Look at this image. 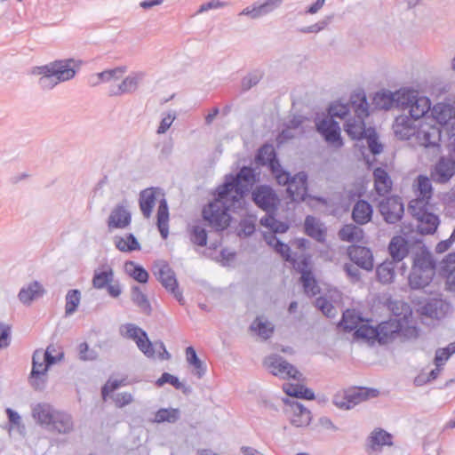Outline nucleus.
Masks as SVG:
<instances>
[{"mask_svg":"<svg viewBox=\"0 0 455 455\" xmlns=\"http://www.w3.org/2000/svg\"><path fill=\"white\" fill-rule=\"evenodd\" d=\"M306 233L314 239L322 242L324 240L325 231L317 220L308 216L305 220Z\"/></svg>","mask_w":455,"mask_h":455,"instance_id":"43","label":"nucleus"},{"mask_svg":"<svg viewBox=\"0 0 455 455\" xmlns=\"http://www.w3.org/2000/svg\"><path fill=\"white\" fill-rule=\"evenodd\" d=\"M339 236L344 242L358 243L363 239V230L353 224H348L339 230Z\"/></svg>","mask_w":455,"mask_h":455,"instance_id":"40","label":"nucleus"},{"mask_svg":"<svg viewBox=\"0 0 455 455\" xmlns=\"http://www.w3.org/2000/svg\"><path fill=\"white\" fill-rule=\"evenodd\" d=\"M283 390L289 396L306 400L315 399L314 392L303 385L284 383L283 385Z\"/></svg>","mask_w":455,"mask_h":455,"instance_id":"38","label":"nucleus"},{"mask_svg":"<svg viewBox=\"0 0 455 455\" xmlns=\"http://www.w3.org/2000/svg\"><path fill=\"white\" fill-rule=\"evenodd\" d=\"M395 262L394 260H386L377 267V277L382 283H390L395 279Z\"/></svg>","mask_w":455,"mask_h":455,"instance_id":"41","label":"nucleus"},{"mask_svg":"<svg viewBox=\"0 0 455 455\" xmlns=\"http://www.w3.org/2000/svg\"><path fill=\"white\" fill-rule=\"evenodd\" d=\"M79 68L80 64L72 59L51 62L39 68L42 75L39 83L44 88L52 87L72 79Z\"/></svg>","mask_w":455,"mask_h":455,"instance_id":"6","label":"nucleus"},{"mask_svg":"<svg viewBox=\"0 0 455 455\" xmlns=\"http://www.w3.org/2000/svg\"><path fill=\"white\" fill-rule=\"evenodd\" d=\"M419 196L415 200H424L428 203L432 196V185L430 180L426 176H419L416 181Z\"/></svg>","mask_w":455,"mask_h":455,"instance_id":"50","label":"nucleus"},{"mask_svg":"<svg viewBox=\"0 0 455 455\" xmlns=\"http://www.w3.org/2000/svg\"><path fill=\"white\" fill-rule=\"evenodd\" d=\"M126 72V66H118L113 68L105 69L101 72L91 74L87 77V82L89 85L95 87L101 84L117 81L121 79Z\"/></svg>","mask_w":455,"mask_h":455,"instance_id":"23","label":"nucleus"},{"mask_svg":"<svg viewBox=\"0 0 455 455\" xmlns=\"http://www.w3.org/2000/svg\"><path fill=\"white\" fill-rule=\"evenodd\" d=\"M260 224L274 234H283L288 230V225L285 222L278 221L271 215L261 218Z\"/></svg>","mask_w":455,"mask_h":455,"instance_id":"49","label":"nucleus"},{"mask_svg":"<svg viewBox=\"0 0 455 455\" xmlns=\"http://www.w3.org/2000/svg\"><path fill=\"white\" fill-rule=\"evenodd\" d=\"M251 331L262 339H267L274 332V325L263 315L258 316L250 326Z\"/></svg>","mask_w":455,"mask_h":455,"instance_id":"33","label":"nucleus"},{"mask_svg":"<svg viewBox=\"0 0 455 455\" xmlns=\"http://www.w3.org/2000/svg\"><path fill=\"white\" fill-rule=\"evenodd\" d=\"M190 239L194 243L197 245H205L207 241V234L205 229L197 224L192 226L190 230Z\"/></svg>","mask_w":455,"mask_h":455,"instance_id":"55","label":"nucleus"},{"mask_svg":"<svg viewBox=\"0 0 455 455\" xmlns=\"http://www.w3.org/2000/svg\"><path fill=\"white\" fill-rule=\"evenodd\" d=\"M186 360L188 363L193 367L192 372L194 375H196L198 379H201L204 376L206 372V366L199 359L194 347H188L186 348Z\"/></svg>","mask_w":455,"mask_h":455,"instance_id":"39","label":"nucleus"},{"mask_svg":"<svg viewBox=\"0 0 455 455\" xmlns=\"http://www.w3.org/2000/svg\"><path fill=\"white\" fill-rule=\"evenodd\" d=\"M116 248L122 252H132L141 249L140 243L132 234L116 235L113 238Z\"/></svg>","mask_w":455,"mask_h":455,"instance_id":"34","label":"nucleus"},{"mask_svg":"<svg viewBox=\"0 0 455 455\" xmlns=\"http://www.w3.org/2000/svg\"><path fill=\"white\" fill-rule=\"evenodd\" d=\"M180 413L178 409H160L155 414V421L157 423H174L180 419Z\"/></svg>","mask_w":455,"mask_h":455,"instance_id":"53","label":"nucleus"},{"mask_svg":"<svg viewBox=\"0 0 455 455\" xmlns=\"http://www.w3.org/2000/svg\"><path fill=\"white\" fill-rule=\"evenodd\" d=\"M50 366L48 361L44 358L43 349L36 350L32 357V371L30 374V383L35 388L40 389L43 387L44 383L43 378L45 376Z\"/></svg>","mask_w":455,"mask_h":455,"instance_id":"17","label":"nucleus"},{"mask_svg":"<svg viewBox=\"0 0 455 455\" xmlns=\"http://www.w3.org/2000/svg\"><path fill=\"white\" fill-rule=\"evenodd\" d=\"M65 315H72L78 308L81 302L80 291L74 289L68 291L65 297Z\"/></svg>","mask_w":455,"mask_h":455,"instance_id":"47","label":"nucleus"},{"mask_svg":"<svg viewBox=\"0 0 455 455\" xmlns=\"http://www.w3.org/2000/svg\"><path fill=\"white\" fill-rule=\"evenodd\" d=\"M264 238H265L266 242L267 243V244H269L270 246H273L275 249V251L278 253H280L281 256L285 260L293 261V263L296 261V260H293V259L291 258V255L290 253V248L287 244L281 243L272 234H269V235L265 234ZM300 259H299V260ZM297 261H299V259Z\"/></svg>","mask_w":455,"mask_h":455,"instance_id":"46","label":"nucleus"},{"mask_svg":"<svg viewBox=\"0 0 455 455\" xmlns=\"http://www.w3.org/2000/svg\"><path fill=\"white\" fill-rule=\"evenodd\" d=\"M144 77L145 73L142 71L132 72L118 84L116 94H127L136 92Z\"/></svg>","mask_w":455,"mask_h":455,"instance_id":"31","label":"nucleus"},{"mask_svg":"<svg viewBox=\"0 0 455 455\" xmlns=\"http://www.w3.org/2000/svg\"><path fill=\"white\" fill-rule=\"evenodd\" d=\"M263 365L266 370L281 379L301 380L302 373L279 355L272 354L265 357Z\"/></svg>","mask_w":455,"mask_h":455,"instance_id":"10","label":"nucleus"},{"mask_svg":"<svg viewBox=\"0 0 455 455\" xmlns=\"http://www.w3.org/2000/svg\"><path fill=\"white\" fill-rule=\"evenodd\" d=\"M355 336L358 339H363L368 342L373 343L375 340L379 341L378 327L374 328L364 321L355 329Z\"/></svg>","mask_w":455,"mask_h":455,"instance_id":"42","label":"nucleus"},{"mask_svg":"<svg viewBox=\"0 0 455 455\" xmlns=\"http://www.w3.org/2000/svg\"><path fill=\"white\" fill-rule=\"evenodd\" d=\"M359 93H356L351 97L350 102L344 103L340 100H336L332 102L328 108V116L326 117H331L334 120V118L345 119L351 110H353V99L357 100L356 96Z\"/></svg>","mask_w":455,"mask_h":455,"instance_id":"35","label":"nucleus"},{"mask_svg":"<svg viewBox=\"0 0 455 455\" xmlns=\"http://www.w3.org/2000/svg\"><path fill=\"white\" fill-rule=\"evenodd\" d=\"M409 210L418 221V230L421 234H433L438 225L439 219L433 212V206L424 200H412Z\"/></svg>","mask_w":455,"mask_h":455,"instance_id":"8","label":"nucleus"},{"mask_svg":"<svg viewBox=\"0 0 455 455\" xmlns=\"http://www.w3.org/2000/svg\"><path fill=\"white\" fill-rule=\"evenodd\" d=\"M239 16H246L251 20H257L267 15L261 3H254L242 10Z\"/></svg>","mask_w":455,"mask_h":455,"instance_id":"54","label":"nucleus"},{"mask_svg":"<svg viewBox=\"0 0 455 455\" xmlns=\"http://www.w3.org/2000/svg\"><path fill=\"white\" fill-rule=\"evenodd\" d=\"M175 119L176 114L174 111L164 113L156 130L157 134H164L170 129Z\"/></svg>","mask_w":455,"mask_h":455,"instance_id":"57","label":"nucleus"},{"mask_svg":"<svg viewBox=\"0 0 455 455\" xmlns=\"http://www.w3.org/2000/svg\"><path fill=\"white\" fill-rule=\"evenodd\" d=\"M57 410L49 403L40 402L31 405V417L40 427L48 429Z\"/></svg>","mask_w":455,"mask_h":455,"instance_id":"21","label":"nucleus"},{"mask_svg":"<svg viewBox=\"0 0 455 455\" xmlns=\"http://www.w3.org/2000/svg\"><path fill=\"white\" fill-rule=\"evenodd\" d=\"M125 272L139 283H145L148 280V273L144 267L133 261H128L124 265Z\"/></svg>","mask_w":455,"mask_h":455,"instance_id":"45","label":"nucleus"},{"mask_svg":"<svg viewBox=\"0 0 455 455\" xmlns=\"http://www.w3.org/2000/svg\"><path fill=\"white\" fill-rule=\"evenodd\" d=\"M379 212L387 223H395L403 213V204L399 197L392 196L381 201Z\"/></svg>","mask_w":455,"mask_h":455,"instance_id":"20","label":"nucleus"},{"mask_svg":"<svg viewBox=\"0 0 455 455\" xmlns=\"http://www.w3.org/2000/svg\"><path fill=\"white\" fill-rule=\"evenodd\" d=\"M122 337L133 340L138 348L148 358L158 357L161 360H168L171 355L165 349L164 343H155L149 340L147 333L133 323H124L119 328Z\"/></svg>","mask_w":455,"mask_h":455,"instance_id":"5","label":"nucleus"},{"mask_svg":"<svg viewBox=\"0 0 455 455\" xmlns=\"http://www.w3.org/2000/svg\"><path fill=\"white\" fill-rule=\"evenodd\" d=\"M252 199L259 208L266 212L275 210L279 204V198L275 192L266 185L259 186L253 190Z\"/></svg>","mask_w":455,"mask_h":455,"instance_id":"18","label":"nucleus"},{"mask_svg":"<svg viewBox=\"0 0 455 455\" xmlns=\"http://www.w3.org/2000/svg\"><path fill=\"white\" fill-rule=\"evenodd\" d=\"M363 322L361 315L354 309H347L343 313L341 326L346 330H355Z\"/></svg>","mask_w":455,"mask_h":455,"instance_id":"48","label":"nucleus"},{"mask_svg":"<svg viewBox=\"0 0 455 455\" xmlns=\"http://www.w3.org/2000/svg\"><path fill=\"white\" fill-rule=\"evenodd\" d=\"M228 5H229V4L228 2H222L220 0H212L210 2L203 4L200 6L197 12L202 13V12H207L209 10L224 8Z\"/></svg>","mask_w":455,"mask_h":455,"instance_id":"64","label":"nucleus"},{"mask_svg":"<svg viewBox=\"0 0 455 455\" xmlns=\"http://www.w3.org/2000/svg\"><path fill=\"white\" fill-rule=\"evenodd\" d=\"M294 268L301 273L300 280L305 292L309 296L316 295L319 292V288L310 271L309 259L302 258L300 260L295 261Z\"/></svg>","mask_w":455,"mask_h":455,"instance_id":"22","label":"nucleus"},{"mask_svg":"<svg viewBox=\"0 0 455 455\" xmlns=\"http://www.w3.org/2000/svg\"><path fill=\"white\" fill-rule=\"evenodd\" d=\"M349 259L359 267L371 271L374 267L373 255L369 248L350 246L347 250Z\"/></svg>","mask_w":455,"mask_h":455,"instance_id":"25","label":"nucleus"},{"mask_svg":"<svg viewBox=\"0 0 455 455\" xmlns=\"http://www.w3.org/2000/svg\"><path fill=\"white\" fill-rule=\"evenodd\" d=\"M443 307H447L440 300H432L424 307V314L433 318H440L443 315L442 310Z\"/></svg>","mask_w":455,"mask_h":455,"instance_id":"56","label":"nucleus"},{"mask_svg":"<svg viewBox=\"0 0 455 455\" xmlns=\"http://www.w3.org/2000/svg\"><path fill=\"white\" fill-rule=\"evenodd\" d=\"M356 99L352 101L355 116L346 120L344 129L353 140L365 139L367 147L359 144L356 146L362 148L361 156L371 166L375 161V156L382 152L383 146L378 141L375 131L365 127L364 118L369 116V104L364 93L360 92Z\"/></svg>","mask_w":455,"mask_h":455,"instance_id":"3","label":"nucleus"},{"mask_svg":"<svg viewBox=\"0 0 455 455\" xmlns=\"http://www.w3.org/2000/svg\"><path fill=\"white\" fill-rule=\"evenodd\" d=\"M369 442L372 450H378L384 445H391L392 436L382 429H376L371 434Z\"/></svg>","mask_w":455,"mask_h":455,"instance_id":"44","label":"nucleus"},{"mask_svg":"<svg viewBox=\"0 0 455 455\" xmlns=\"http://www.w3.org/2000/svg\"><path fill=\"white\" fill-rule=\"evenodd\" d=\"M307 174L299 172L292 178L289 176L287 185V192L292 201H304L307 198Z\"/></svg>","mask_w":455,"mask_h":455,"instance_id":"24","label":"nucleus"},{"mask_svg":"<svg viewBox=\"0 0 455 455\" xmlns=\"http://www.w3.org/2000/svg\"><path fill=\"white\" fill-rule=\"evenodd\" d=\"M11 340V327L8 324H0V349L9 346Z\"/></svg>","mask_w":455,"mask_h":455,"instance_id":"62","label":"nucleus"},{"mask_svg":"<svg viewBox=\"0 0 455 455\" xmlns=\"http://www.w3.org/2000/svg\"><path fill=\"white\" fill-rule=\"evenodd\" d=\"M43 354L50 365L58 363L63 356V353L59 351L54 345L48 346L45 350H43Z\"/></svg>","mask_w":455,"mask_h":455,"instance_id":"58","label":"nucleus"},{"mask_svg":"<svg viewBox=\"0 0 455 455\" xmlns=\"http://www.w3.org/2000/svg\"><path fill=\"white\" fill-rule=\"evenodd\" d=\"M283 412L286 420L294 428H307L312 421L311 411L299 402L285 398Z\"/></svg>","mask_w":455,"mask_h":455,"instance_id":"11","label":"nucleus"},{"mask_svg":"<svg viewBox=\"0 0 455 455\" xmlns=\"http://www.w3.org/2000/svg\"><path fill=\"white\" fill-rule=\"evenodd\" d=\"M442 271L449 277L455 273V253H450L441 263Z\"/></svg>","mask_w":455,"mask_h":455,"instance_id":"59","label":"nucleus"},{"mask_svg":"<svg viewBox=\"0 0 455 455\" xmlns=\"http://www.w3.org/2000/svg\"><path fill=\"white\" fill-rule=\"evenodd\" d=\"M372 216V207L371 205L364 201H358L352 212L353 220L359 225H363L368 223L371 220Z\"/></svg>","mask_w":455,"mask_h":455,"instance_id":"36","label":"nucleus"},{"mask_svg":"<svg viewBox=\"0 0 455 455\" xmlns=\"http://www.w3.org/2000/svg\"><path fill=\"white\" fill-rule=\"evenodd\" d=\"M404 321L405 317L403 319L394 317L387 322L381 323L378 326L379 343L385 344L391 339L395 333L402 331Z\"/></svg>","mask_w":455,"mask_h":455,"instance_id":"26","label":"nucleus"},{"mask_svg":"<svg viewBox=\"0 0 455 455\" xmlns=\"http://www.w3.org/2000/svg\"><path fill=\"white\" fill-rule=\"evenodd\" d=\"M132 223V212L127 203L115 205L107 219V227L109 232L116 229H125Z\"/></svg>","mask_w":455,"mask_h":455,"instance_id":"15","label":"nucleus"},{"mask_svg":"<svg viewBox=\"0 0 455 455\" xmlns=\"http://www.w3.org/2000/svg\"><path fill=\"white\" fill-rule=\"evenodd\" d=\"M453 354H455V342L450 343L446 347L438 348L434 358L435 366L443 367Z\"/></svg>","mask_w":455,"mask_h":455,"instance_id":"52","label":"nucleus"},{"mask_svg":"<svg viewBox=\"0 0 455 455\" xmlns=\"http://www.w3.org/2000/svg\"><path fill=\"white\" fill-rule=\"evenodd\" d=\"M435 275V266L429 252L420 251L415 255L412 269L409 275V285L412 289L427 286Z\"/></svg>","mask_w":455,"mask_h":455,"instance_id":"7","label":"nucleus"},{"mask_svg":"<svg viewBox=\"0 0 455 455\" xmlns=\"http://www.w3.org/2000/svg\"><path fill=\"white\" fill-rule=\"evenodd\" d=\"M45 291L43 285L36 282H31L24 285L19 291V300L26 306H30L34 300L38 299L44 294Z\"/></svg>","mask_w":455,"mask_h":455,"instance_id":"28","label":"nucleus"},{"mask_svg":"<svg viewBox=\"0 0 455 455\" xmlns=\"http://www.w3.org/2000/svg\"><path fill=\"white\" fill-rule=\"evenodd\" d=\"M347 398L353 403V407L366 399L367 394L363 389H354L346 392Z\"/></svg>","mask_w":455,"mask_h":455,"instance_id":"61","label":"nucleus"},{"mask_svg":"<svg viewBox=\"0 0 455 455\" xmlns=\"http://www.w3.org/2000/svg\"><path fill=\"white\" fill-rule=\"evenodd\" d=\"M388 251L392 260L395 262L402 261L409 252L408 243L401 235L394 236L388 245Z\"/></svg>","mask_w":455,"mask_h":455,"instance_id":"32","label":"nucleus"},{"mask_svg":"<svg viewBox=\"0 0 455 455\" xmlns=\"http://www.w3.org/2000/svg\"><path fill=\"white\" fill-rule=\"evenodd\" d=\"M257 162L262 165H268L273 176L278 184H285L289 180V173L285 172L275 159V149L271 145H264L259 150Z\"/></svg>","mask_w":455,"mask_h":455,"instance_id":"14","label":"nucleus"},{"mask_svg":"<svg viewBox=\"0 0 455 455\" xmlns=\"http://www.w3.org/2000/svg\"><path fill=\"white\" fill-rule=\"evenodd\" d=\"M403 92V89L395 92L389 91H381L375 94L373 102L376 108L380 109L387 110L394 106L399 108V100Z\"/></svg>","mask_w":455,"mask_h":455,"instance_id":"30","label":"nucleus"},{"mask_svg":"<svg viewBox=\"0 0 455 455\" xmlns=\"http://www.w3.org/2000/svg\"><path fill=\"white\" fill-rule=\"evenodd\" d=\"M92 285L99 290L106 288L108 293L113 298H117L122 293V287L117 281L114 280V271L109 266H103L94 271Z\"/></svg>","mask_w":455,"mask_h":455,"instance_id":"13","label":"nucleus"},{"mask_svg":"<svg viewBox=\"0 0 455 455\" xmlns=\"http://www.w3.org/2000/svg\"><path fill=\"white\" fill-rule=\"evenodd\" d=\"M341 293L337 289H331L326 297H320L315 301V306L328 317H333L337 315L334 304L339 303Z\"/></svg>","mask_w":455,"mask_h":455,"instance_id":"27","label":"nucleus"},{"mask_svg":"<svg viewBox=\"0 0 455 455\" xmlns=\"http://www.w3.org/2000/svg\"><path fill=\"white\" fill-rule=\"evenodd\" d=\"M432 107L429 97L415 90L403 89L399 100V108L403 113L395 118L392 125L395 136L425 148L439 147L441 132L429 122Z\"/></svg>","mask_w":455,"mask_h":455,"instance_id":"1","label":"nucleus"},{"mask_svg":"<svg viewBox=\"0 0 455 455\" xmlns=\"http://www.w3.org/2000/svg\"><path fill=\"white\" fill-rule=\"evenodd\" d=\"M131 299L143 312L148 314L151 311V306L148 297L138 286L132 288Z\"/></svg>","mask_w":455,"mask_h":455,"instance_id":"51","label":"nucleus"},{"mask_svg":"<svg viewBox=\"0 0 455 455\" xmlns=\"http://www.w3.org/2000/svg\"><path fill=\"white\" fill-rule=\"evenodd\" d=\"M317 132L325 142L332 148L338 149L343 146V139L339 124L331 117H323L315 122Z\"/></svg>","mask_w":455,"mask_h":455,"instance_id":"12","label":"nucleus"},{"mask_svg":"<svg viewBox=\"0 0 455 455\" xmlns=\"http://www.w3.org/2000/svg\"><path fill=\"white\" fill-rule=\"evenodd\" d=\"M373 176L376 192L380 196L387 194L392 188V180L388 173L381 168H377L374 170Z\"/></svg>","mask_w":455,"mask_h":455,"instance_id":"37","label":"nucleus"},{"mask_svg":"<svg viewBox=\"0 0 455 455\" xmlns=\"http://www.w3.org/2000/svg\"><path fill=\"white\" fill-rule=\"evenodd\" d=\"M256 181L254 170L243 167L236 175H228L217 188V197L203 210V217L216 230L229 226L231 213L246 212L244 194Z\"/></svg>","mask_w":455,"mask_h":455,"instance_id":"2","label":"nucleus"},{"mask_svg":"<svg viewBox=\"0 0 455 455\" xmlns=\"http://www.w3.org/2000/svg\"><path fill=\"white\" fill-rule=\"evenodd\" d=\"M429 122L436 125L439 131L448 135H455V105L446 102L433 104L429 114Z\"/></svg>","mask_w":455,"mask_h":455,"instance_id":"9","label":"nucleus"},{"mask_svg":"<svg viewBox=\"0 0 455 455\" xmlns=\"http://www.w3.org/2000/svg\"><path fill=\"white\" fill-rule=\"evenodd\" d=\"M74 429V422L70 414L57 410L48 430L60 435H68Z\"/></svg>","mask_w":455,"mask_h":455,"instance_id":"29","label":"nucleus"},{"mask_svg":"<svg viewBox=\"0 0 455 455\" xmlns=\"http://www.w3.org/2000/svg\"><path fill=\"white\" fill-rule=\"evenodd\" d=\"M114 402L117 407L122 408L132 403L133 402V396L127 392L118 393L115 395Z\"/></svg>","mask_w":455,"mask_h":455,"instance_id":"63","label":"nucleus"},{"mask_svg":"<svg viewBox=\"0 0 455 455\" xmlns=\"http://www.w3.org/2000/svg\"><path fill=\"white\" fill-rule=\"evenodd\" d=\"M454 174L455 160L452 157L442 156L432 168L431 179L437 183H446Z\"/></svg>","mask_w":455,"mask_h":455,"instance_id":"19","label":"nucleus"},{"mask_svg":"<svg viewBox=\"0 0 455 455\" xmlns=\"http://www.w3.org/2000/svg\"><path fill=\"white\" fill-rule=\"evenodd\" d=\"M154 273L166 290L171 291L174 297L181 302L182 294L178 289V283L173 271L164 261H157L154 266Z\"/></svg>","mask_w":455,"mask_h":455,"instance_id":"16","label":"nucleus"},{"mask_svg":"<svg viewBox=\"0 0 455 455\" xmlns=\"http://www.w3.org/2000/svg\"><path fill=\"white\" fill-rule=\"evenodd\" d=\"M169 383L173 386L175 388L180 389L182 387V383L179 380L176 376H173L170 373L164 372L157 380L156 385L158 387H162L164 384Z\"/></svg>","mask_w":455,"mask_h":455,"instance_id":"60","label":"nucleus"},{"mask_svg":"<svg viewBox=\"0 0 455 455\" xmlns=\"http://www.w3.org/2000/svg\"><path fill=\"white\" fill-rule=\"evenodd\" d=\"M156 203H159L157 210V227L164 239L169 234V210L163 192L155 188L143 190L140 195V208L143 216L148 219Z\"/></svg>","mask_w":455,"mask_h":455,"instance_id":"4","label":"nucleus"}]
</instances>
